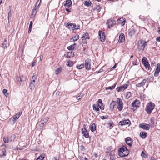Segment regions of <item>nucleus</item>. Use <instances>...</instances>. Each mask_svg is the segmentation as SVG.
<instances>
[{
	"label": "nucleus",
	"mask_w": 160,
	"mask_h": 160,
	"mask_svg": "<svg viewBox=\"0 0 160 160\" xmlns=\"http://www.w3.org/2000/svg\"><path fill=\"white\" fill-rule=\"evenodd\" d=\"M155 104L152 102L148 103L145 108V110L147 113L148 114H150L152 112V110L154 109Z\"/></svg>",
	"instance_id": "1"
},
{
	"label": "nucleus",
	"mask_w": 160,
	"mask_h": 160,
	"mask_svg": "<svg viewBox=\"0 0 160 160\" xmlns=\"http://www.w3.org/2000/svg\"><path fill=\"white\" fill-rule=\"evenodd\" d=\"M16 136L15 135H12L10 136L4 137L3 138V139L4 142L5 143H8L9 142L13 141L15 139Z\"/></svg>",
	"instance_id": "2"
},
{
	"label": "nucleus",
	"mask_w": 160,
	"mask_h": 160,
	"mask_svg": "<svg viewBox=\"0 0 160 160\" xmlns=\"http://www.w3.org/2000/svg\"><path fill=\"white\" fill-rule=\"evenodd\" d=\"M37 79V77L36 75H33L32 78L31 82L29 84V88L31 89H34L35 85L36 84V80Z\"/></svg>",
	"instance_id": "3"
},
{
	"label": "nucleus",
	"mask_w": 160,
	"mask_h": 160,
	"mask_svg": "<svg viewBox=\"0 0 160 160\" xmlns=\"http://www.w3.org/2000/svg\"><path fill=\"white\" fill-rule=\"evenodd\" d=\"M142 62L145 68L147 70H149L150 66L147 60V58L145 57H143L142 58Z\"/></svg>",
	"instance_id": "4"
},
{
	"label": "nucleus",
	"mask_w": 160,
	"mask_h": 160,
	"mask_svg": "<svg viewBox=\"0 0 160 160\" xmlns=\"http://www.w3.org/2000/svg\"><path fill=\"white\" fill-rule=\"evenodd\" d=\"M117 101L118 104L117 108L120 111H121L123 107L122 101L121 98H117Z\"/></svg>",
	"instance_id": "5"
},
{
	"label": "nucleus",
	"mask_w": 160,
	"mask_h": 160,
	"mask_svg": "<svg viewBox=\"0 0 160 160\" xmlns=\"http://www.w3.org/2000/svg\"><path fill=\"white\" fill-rule=\"evenodd\" d=\"M140 104L139 101L136 99L132 103L131 106L133 109H136L138 107H139Z\"/></svg>",
	"instance_id": "6"
},
{
	"label": "nucleus",
	"mask_w": 160,
	"mask_h": 160,
	"mask_svg": "<svg viewBox=\"0 0 160 160\" xmlns=\"http://www.w3.org/2000/svg\"><path fill=\"white\" fill-rule=\"evenodd\" d=\"M91 60L89 58H87L85 61V66L86 69L88 70H90L91 68Z\"/></svg>",
	"instance_id": "7"
},
{
	"label": "nucleus",
	"mask_w": 160,
	"mask_h": 160,
	"mask_svg": "<svg viewBox=\"0 0 160 160\" xmlns=\"http://www.w3.org/2000/svg\"><path fill=\"white\" fill-rule=\"evenodd\" d=\"M118 154L121 157H124L127 156L129 152V151H118Z\"/></svg>",
	"instance_id": "8"
},
{
	"label": "nucleus",
	"mask_w": 160,
	"mask_h": 160,
	"mask_svg": "<svg viewBox=\"0 0 160 160\" xmlns=\"http://www.w3.org/2000/svg\"><path fill=\"white\" fill-rule=\"evenodd\" d=\"M139 127L144 130H148L150 129V125L146 123H141L139 125Z\"/></svg>",
	"instance_id": "9"
},
{
	"label": "nucleus",
	"mask_w": 160,
	"mask_h": 160,
	"mask_svg": "<svg viewBox=\"0 0 160 160\" xmlns=\"http://www.w3.org/2000/svg\"><path fill=\"white\" fill-rule=\"evenodd\" d=\"M131 124V122L129 119H126L125 120L120 121L118 123L119 125L123 126L126 124L130 125Z\"/></svg>",
	"instance_id": "10"
},
{
	"label": "nucleus",
	"mask_w": 160,
	"mask_h": 160,
	"mask_svg": "<svg viewBox=\"0 0 160 160\" xmlns=\"http://www.w3.org/2000/svg\"><path fill=\"white\" fill-rule=\"evenodd\" d=\"M146 45V42L145 41H142L139 43V48L140 50H143Z\"/></svg>",
	"instance_id": "11"
},
{
	"label": "nucleus",
	"mask_w": 160,
	"mask_h": 160,
	"mask_svg": "<svg viewBox=\"0 0 160 160\" xmlns=\"http://www.w3.org/2000/svg\"><path fill=\"white\" fill-rule=\"evenodd\" d=\"M98 35L100 37V39L101 41L103 42L105 41V37L104 32L101 31L98 32Z\"/></svg>",
	"instance_id": "12"
},
{
	"label": "nucleus",
	"mask_w": 160,
	"mask_h": 160,
	"mask_svg": "<svg viewBox=\"0 0 160 160\" xmlns=\"http://www.w3.org/2000/svg\"><path fill=\"white\" fill-rule=\"evenodd\" d=\"M86 126V125H84V127ZM82 133L83 134V136H84L86 138H88L89 137V134L88 132L86 130L85 127H84V128H82Z\"/></svg>",
	"instance_id": "13"
},
{
	"label": "nucleus",
	"mask_w": 160,
	"mask_h": 160,
	"mask_svg": "<svg viewBox=\"0 0 160 160\" xmlns=\"http://www.w3.org/2000/svg\"><path fill=\"white\" fill-rule=\"evenodd\" d=\"M160 72V64L158 63L157 65V68L154 73V75L155 77H157L159 72Z\"/></svg>",
	"instance_id": "14"
},
{
	"label": "nucleus",
	"mask_w": 160,
	"mask_h": 160,
	"mask_svg": "<svg viewBox=\"0 0 160 160\" xmlns=\"http://www.w3.org/2000/svg\"><path fill=\"white\" fill-rule=\"evenodd\" d=\"M68 26H73V30H76L79 29L80 26L79 25H76L75 24L71 23L70 22H68L67 23Z\"/></svg>",
	"instance_id": "15"
},
{
	"label": "nucleus",
	"mask_w": 160,
	"mask_h": 160,
	"mask_svg": "<svg viewBox=\"0 0 160 160\" xmlns=\"http://www.w3.org/2000/svg\"><path fill=\"white\" fill-rule=\"evenodd\" d=\"M126 143L127 144L131 147L132 144V141L130 137H128L125 139Z\"/></svg>",
	"instance_id": "16"
},
{
	"label": "nucleus",
	"mask_w": 160,
	"mask_h": 160,
	"mask_svg": "<svg viewBox=\"0 0 160 160\" xmlns=\"http://www.w3.org/2000/svg\"><path fill=\"white\" fill-rule=\"evenodd\" d=\"M72 2L71 0H67L64 6L67 8H69L72 5Z\"/></svg>",
	"instance_id": "17"
},
{
	"label": "nucleus",
	"mask_w": 160,
	"mask_h": 160,
	"mask_svg": "<svg viewBox=\"0 0 160 160\" xmlns=\"http://www.w3.org/2000/svg\"><path fill=\"white\" fill-rule=\"evenodd\" d=\"M146 81V79H144L141 82L136 84V86L138 87H140L142 86H143L145 85Z\"/></svg>",
	"instance_id": "18"
},
{
	"label": "nucleus",
	"mask_w": 160,
	"mask_h": 160,
	"mask_svg": "<svg viewBox=\"0 0 160 160\" xmlns=\"http://www.w3.org/2000/svg\"><path fill=\"white\" fill-rule=\"evenodd\" d=\"M22 112H18L16 114L15 116L14 117H13V118H12V121L15 122L16 120L18 119L19 117L20 116V115H21L22 113Z\"/></svg>",
	"instance_id": "19"
},
{
	"label": "nucleus",
	"mask_w": 160,
	"mask_h": 160,
	"mask_svg": "<svg viewBox=\"0 0 160 160\" xmlns=\"http://www.w3.org/2000/svg\"><path fill=\"white\" fill-rule=\"evenodd\" d=\"M118 23L121 24L122 26H123L125 25V18H120L118 20Z\"/></svg>",
	"instance_id": "20"
},
{
	"label": "nucleus",
	"mask_w": 160,
	"mask_h": 160,
	"mask_svg": "<svg viewBox=\"0 0 160 160\" xmlns=\"http://www.w3.org/2000/svg\"><path fill=\"white\" fill-rule=\"evenodd\" d=\"M136 30L134 28H132L128 32V35L132 37L133 36L136 32Z\"/></svg>",
	"instance_id": "21"
},
{
	"label": "nucleus",
	"mask_w": 160,
	"mask_h": 160,
	"mask_svg": "<svg viewBox=\"0 0 160 160\" xmlns=\"http://www.w3.org/2000/svg\"><path fill=\"white\" fill-rule=\"evenodd\" d=\"M108 27L109 28H110L113 27V25L115 24L116 23L115 21L111 20H109L108 21Z\"/></svg>",
	"instance_id": "22"
},
{
	"label": "nucleus",
	"mask_w": 160,
	"mask_h": 160,
	"mask_svg": "<svg viewBox=\"0 0 160 160\" xmlns=\"http://www.w3.org/2000/svg\"><path fill=\"white\" fill-rule=\"evenodd\" d=\"M147 133L145 132H140V136L142 138L145 139L147 136Z\"/></svg>",
	"instance_id": "23"
},
{
	"label": "nucleus",
	"mask_w": 160,
	"mask_h": 160,
	"mask_svg": "<svg viewBox=\"0 0 160 160\" xmlns=\"http://www.w3.org/2000/svg\"><path fill=\"white\" fill-rule=\"evenodd\" d=\"M125 40V37L124 34H121L119 37V42H123Z\"/></svg>",
	"instance_id": "24"
},
{
	"label": "nucleus",
	"mask_w": 160,
	"mask_h": 160,
	"mask_svg": "<svg viewBox=\"0 0 160 160\" xmlns=\"http://www.w3.org/2000/svg\"><path fill=\"white\" fill-rule=\"evenodd\" d=\"M98 106L99 107V108L101 109H104V108L103 107H102V100L101 99H99L98 100Z\"/></svg>",
	"instance_id": "25"
},
{
	"label": "nucleus",
	"mask_w": 160,
	"mask_h": 160,
	"mask_svg": "<svg viewBox=\"0 0 160 160\" xmlns=\"http://www.w3.org/2000/svg\"><path fill=\"white\" fill-rule=\"evenodd\" d=\"M48 119V118H45L43 120H42V121H40L41 122V127H43L44 124L47 122Z\"/></svg>",
	"instance_id": "26"
},
{
	"label": "nucleus",
	"mask_w": 160,
	"mask_h": 160,
	"mask_svg": "<svg viewBox=\"0 0 160 160\" xmlns=\"http://www.w3.org/2000/svg\"><path fill=\"white\" fill-rule=\"evenodd\" d=\"M98 106L97 104H94L93 105V108L94 110H95L97 112H99L100 110L98 108Z\"/></svg>",
	"instance_id": "27"
},
{
	"label": "nucleus",
	"mask_w": 160,
	"mask_h": 160,
	"mask_svg": "<svg viewBox=\"0 0 160 160\" xmlns=\"http://www.w3.org/2000/svg\"><path fill=\"white\" fill-rule=\"evenodd\" d=\"M76 45V43H74V44L71 45L70 46L67 47V49L70 51L73 50L74 49Z\"/></svg>",
	"instance_id": "28"
},
{
	"label": "nucleus",
	"mask_w": 160,
	"mask_h": 160,
	"mask_svg": "<svg viewBox=\"0 0 160 160\" xmlns=\"http://www.w3.org/2000/svg\"><path fill=\"white\" fill-rule=\"evenodd\" d=\"M90 127V130L92 132L95 131L96 129V125L94 123H93Z\"/></svg>",
	"instance_id": "29"
},
{
	"label": "nucleus",
	"mask_w": 160,
	"mask_h": 160,
	"mask_svg": "<svg viewBox=\"0 0 160 160\" xmlns=\"http://www.w3.org/2000/svg\"><path fill=\"white\" fill-rule=\"evenodd\" d=\"M82 39H86L87 38H89V36L88 32H86L82 36Z\"/></svg>",
	"instance_id": "30"
},
{
	"label": "nucleus",
	"mask_w": 160,
	"mask_h": 160,
	"mask_svg": "<svg viewBox=\"0 0 160 160\" xmlns=\"http://www.w3.org/2000/svg\"><path fill=\"white\" fill-rule=\"evenodd\" d=\"M41 2V0H40V2H39V0H38L37 2L35 5V7L34 8V9H36L37 10V9H38V7L40 5V4Z\"/></svg>",
	"instance_id": "31"
},
{
	"label": "nucleus",
	"mask_w": 160,
	"mask_h": 160,
	"mask_svg": "<svg viewBox=\"0 0 160 160\" xmlns=\"http://www.w3.org/2000/svg\"><path fill=\"white\" fill-rule=\"evenodd\" d=\"M91 4V2L89 0L88 1H85L84 2V5L87 6L89 7L90 6Z\"/></svg>",
	"instance_id": "32"
},
{
	"label": "nucleus",
	"mask_w": 160,
	"mask_h": 160,
	"mask_svg": "<svg viewBox=\"0 0 160 160\" xmlns=\"http://www.w3.org/2000/svg\"><path fill=\"white\" fill-rule=\"evenodd\" d=\"M131 96V92H127L125 94V98L127 99H128Z\"/></svg>",
	"instance_id": "33"
},
{
	"label": "nucleus",
	"mask_w": 160,
	"mask_h": 160,
	"mask_svg": "<svg viewBox=\"0 0 160 160\" xmlns=\"http://www.w3.org/2000/svg\"><path fill=\"white\" fill-rule=\"evenodd\" d=\"M141 156L142 158H147L148 157L147 153L144 152L143 151H142L141 153Z\"/></svg>",
	"instance_id": "34"
},
{
	"label": "nucleus",
	"mask_w": 160,
	"mask_h": 160,
	"mask_svg": "<svg viewBox=\"0 0 160 160\" xmlns=\"http://www.w3.org/2000/svg\"><path fill=\"white\" fill-rule=\"evenodd\" d=\"M116 85V83H114V84L112 86L109 87H106L105 88L106 90L110 89L112 90L114 88Z\"/></svg>",
	"instance_id": "35"
},
{
	"label": "nucleus",
	"mask_w": 160,
	"mask_h": 160,
	"mask_svg": "<svg viewBox=\"0 0 160 160\" xmlns=\"http://www.w3.org/2000/svg\"><path fill=\"white\" fill-rule=\"evenodd\" d=\"M6 152L5 151H2L0 155V157L2 158L4 156H6Z\"/></svg>",
	"instance_id": "36"
},
{
	"label": "nucleus",
	"mask_w": 160,
	"mask_h": 160,
	"mask_svg": "<svg viewBox=\"0 0 160 160\" xmlns=\"http://www.w3.org/2000/svg\"><path fill=\"white\" fill-rule=\"evenodd\" d=\"M62 68L61 67H59L56 70V74L57 75H58L59 73H60L62 71Z\"/></svg>",
	"instance_id": "37"
},
{
	"label": "nucleus",
	"mask_w": 160,
	"mask_h": 160,
	"mask_svg": "<svg viewBox=\"0 0 160 160\" xmlns=\"http://www.w3.org/2000/svg\"><path fill=\"white\" fill-rule=\"evenodd\" d=\"M85 154L84 153L83 154H79V158L80 160H83V159L84 158V157H85Z\"/></svg>",
	"instance_id": "38"
},
{
	"label": "nucleus",
	"mask_w": 160,
	"mask_h": 160,
	"mask_svg": "<svg viewBox=\"0 0 160 160\" xmlns=\"http://www.w3.org/2000/svg\"><path fill=\"white\" fill-rule=\"evenodd\" d=\"M79 36L78 35H76L74 37H73L72 39L73 40V41H76L79 39Z\"/></svg>",
	"instance_id": "39"
},
{
	"label": "nucleus",
	"mask_w": 160,
	"mask_h": 160,
	"mask_svg": "<svg viewBox=\"0 0 160 160\" xmlns=\"http://www.w3.org/2000/svg\"><path fill=\"white\" fill-rule=\"evenodd\" d=\"M84 64H81V65H77V68L79 69H81L84 68Z\"/></svg>",
	"instance_id": "40"
},
{
	"label": "nucleus",
	"mask_w": 160,
	"mask_h": 160,
	"mask_svg": "<svg viewBox=\"0 0 160 160\" xmlns=\"http://www.w3.org/2000/svg\"><path fill=\"white\" fill-rule=\"evenodd\" d=\"M118 150H128L127 147L125 146H123L122 147L120 148Z\"/></svg>",
	"instance_id": "41"
},
{
	"label": "nucleus",
	"mask_w": 160,
	"mask_h": 160,
	"mask_svg": "<svg viewBox=\"0 0 160 160\" xmlns=\"http://www.w3.org/2000/svg\"><path fill=\"white\" fill-rule=\"evenodd\" d=\"M37 11L36 9L33 8L32 11V15L35 16L36 14Z\"/></svg>",
	"instance_id": "42"
},
{
	"label": "nucleus",
	"mask_w": 160,
	"mask_h": 160,
	"mask_svg": "<svg viewBox=\"0 0 160 160\" xmlns=\"http://www.w3.org/2000/svg\"><path fill=\"white\" fill-rule=\"evenodd\" d=\"M44 157L43 155H40L39 156L36 160H42L44 159Z\"/></svg>",
	"instance_id": "43"
},
{
	"label": "nucleus",
	"mask_w": 160,
	"mask_h": 160,
	"mask_svg": "<svg viewBox=\"0 0 160 160\" xmlns=\"http://www.w3.org/2000/svg\"><path fill=\"white\" fill-rule=\"evenodd\" d=\"M95 8L98 12H99L101 11V8L99 5L97 6Z\"/></svg>",
	"instance_id": "44"
},
{
	"label": "nucleus",
	"mask_w": 160,
	"mask_h": 160,
	"mask_svg": "<svg viewBox=\"0 0 160 160\" xmlns=\"http://www.w3.org/2000/svg\"><path fill=\"white\" fill-rule=\"evenodd\" d=\"M68 54L69 57H73L74 56V53L73 52L71 51V52H69Z\"/></svg>",
	"instance_id": "45"
},
{
	"label": "nucleus",
	"mask_w": 160,
	"mask_h": 160,
	"mask_svg": "<svg viewBox=\"0 0 160 160\" xmlns=\"http://www.w3.org/2000/svg\"><path fill=\"white\" fill-rule=\"evenodd\" d=\"M100 117L102 119H105L108 118V115H105L103 116H100Z\"/></svg>",
	"instance_id": "46"
},
{
	"label": "nucleus",
	"mask_w": 160,
	"mask_h": 160,
	"mask_svg": "<svg viewBox=\"0 0 160 160\" xmlns=\"http://www.w3.org/2000/svg\"><path fill=\"white\" fill-rule=\"evenodd\" d=\"M116 89H117V91H118V92H120V91H121V90H123V89L122 88V87L121 86V87H117V88Z\"/></svg>",
	"instance_id": "47"
},
{
	"label": "nucleus",
	"mask_w": 160,
	"mask_h": 160,
	"mask_svg": "<svg viewBox=\"0 0 160 160\" xmlns=\"http://www.w3.org/2000/svg\"><path fill=\"white\" fill-rule=\"evenodd\" d=\"M2 47L3 49H5L7 48V44L6 43H3L2 44Z\"/></svg>",
	"instance_id": "48"
},
{
	"label": "nucleus",
	"mask_w": 160,
	"mask_h": 160,
	"mask_svg": "<svg viewBox=\"0 0 160 160\" xmlns=\"http://www.w3.org/2000/svg\"><path fill=\"white\" fill-rule=\"evenodd\" d=\"M23 78V76L22 77V78H21V77H18L17 78V79L18 81L22 82V81H24V80H22V78Z\"/></svg>",
	"instance_id": "49"
},
{
	"label": "nucleus",
	"mask_w": 160,
	"mask_h": 160,
	"mask_svg": "<svg viewBox=\"0 0 160 160\" xmlns=\"http://www.w3.org/2000/svg\"><path fill=\"white\" fill-rule=\"evenodd\" d=\"M139 64V62H138L137 60L135 61H134L133 62H132V64H133V65H138Z\"/></svg>",
	"instance_id": "50"
},
{
	"label": "nucleus",
	"mask_w": 160,
	"mask_h": 160,
	"mask_svg": "<svg viewBox=\"0 0 160 160\" xmlns=\"http://www.w3.org/2000/svg\"><path fill=\"white\" fill-rule=\"evenodd\" d=\"M7 89H4L3 90V94L5 95L6 97H7V96L6 95V94H8L7 93Z\"/></svg>",
	"instance_id": "51"
},
{
	"label": "nucleus",
	"mask_w": 160,
	"mask_h": 160,
	"mask_svg": "<svg viewBox=\"0 0 160 160\" xmlns=\"http://www.w3.org/2000/svg\"><path fill=\"white\" fill-rule=\"evenodd\" d=\"M67 65L68 66L71 67L72 65V62H67Z\"/></svg>",
	"instance_id": "52"
},
{
	"label": "nucleus",
	"mask_w": 160,
	"mask_h": 160,
	"mask_svg": "<svg viewBox=\"0 0 160 160\" xmlns=\"http://www.w3.org/2000/svg\"><path fill=\"white\" fill-rule=\"evenodd\" d=\"M66 27L68 28V29L70 30H73V26H68L66 25Z\"/></svg>",
	"instance_id": "53"
},
{
	"label": "nucleus",
	"mask_w": 160,
	"mask_h": 160,
	"mask_svg": "<svg viewBox=\"0 0 160 160\" xmlns=\"http://www.w3.org/2000/svg\"><path fill=\"white\" fill-rule=\"evenodd\" d=\"M128 86V85L126 84L123 85V86H122V87L123 89L124 90L127 88Z\"/></svg>",
	"instance_id": "54"
},
{
	"label": "nucleus",
	"mask_w": 160,
	"mask_h": 160,
	"mask_svg": "<svg viewBox=\"0 0 160 160\" xmlns=\"http://www.w3.org/2000/svg\"><path fill=\"white\" fill-rule=\"evenodd\" d=\"M32 21H31L30 23L29 26V28L32 29Z\"/></svg>",
	"instance_id": "55"
},
{
	"label": "nucleus",
	"mask_w": 160,
	"mask_h": 160,
	"mask_svg": "<svg viewBox=\"0 0 160 160\" xmlns=\"http://www.w3.org/2000/svg\"><path fill=\"white\" fill-rule=\"evenodd\" d=\"M82 96V95H81V94H80L79 96L77 97V98H76L78 100H79L80 99Z\"/></svg>",
	"instance_id": "56"
},
{
	"label": "nucleus",
	"mask_w": 160,
	"mask_h": 160,
	"mask_svg": "<svg viewBox=\"0 0 160 160\" xmlns=\"http://www.w3.org/2000/svg\"><path fill=\"white\" fill-rule=\"evenodd\" d=\"M36 62V61H34L32 64V65H31L32 67H33L35 65Z\"/></svg>",
	"instance_id": "57"
},
{
	"label": "nucleus",
	"mask_w": 160,
	"mask_h": 160,
	"mask_svg": "<svg viewBox=\"0 0 160 160\" xmlns=\"http://www.w3.org/2000/svg\"><path fill=\"white\" fill-rule=\"evenodd\" d=\"M156 40L159 42H160V37L156 38Z\"/></svg>",
	"instance_id": "58"
},
{
	"label": "nucleus",
	"mask_w": 160,
	"mask_h": 160,
	"mask_svg": "<svg viewBox=\"0 0 160 160\" xmlns=\"http://www.w3.org/2000/svg\"><path fill=\"white\" fill-rule=\"evenodd\" d=\"M103 71V69L102 68H101L99 71H98V72H99V73L101 72H102Z\"/></svg>",
	"instance_id": "59"
},
{
	"label": "nucleus",
	"mask_w": 160,
	"mask_h": 160,
	"mask_svg": "<svg viewBox=\"0 0 160 160\" xmlns=\"http://www.w3.org/2000/svg\"><path fill=\"white\" fill-rule=\"evenodd\" d=\"M116 64L115 63V65L112 67V70H113L116 68Z\"/></svg>",
	"instance_id": "60"
},
{
	"label": "nucleus",
	"mask_w": 160,
	"mask_h": 160,
	"mask_svg": "<svg viewBox=\"0 0 160 160\" xmlns=\"http://www.w3.org/2000/svg\"><path fill=\"white\" fill-rule=\"evenodd\" d=\"M66 11L68 12H71V11H70L69 9L68 8H66Z\"/></svg>",
	"instance_id": "61"
},
{
	"label": "nucleus",
	"mask_w": 160,
	"mask_h": 160,
	"mask_svg": "<svg viewBox=\"0 0 160 160\" xmlns=\"http://www.w3.org/2000/svg\"><path fill=\"white\" fill-rule=\"evenodd\" d=\"M32 29L28 28V33H30Z\"/></svg>",
	"instance_id": "62"
},
{
	"label": "nucleus",
	"mask_w": 160,
	"mask_h": 160,
	"mask_svg": "<svg viewBox=\"0 0 160 160\" xmlns=\"http://www.w3.org/2000/svg\"><path fill=\"white\" fill-rule=\"evenodd\" d=\"M112 147L110 146L108 147V148L107 149V150H108L109 149L110 150H111V149H112Z\"/></svg>",
	"instance_id": "63"
},
{
	"label": "nucleus",
	"mask_w": 160,
	"mask_h": 160,
	"mask_svg": "<svg viewBox=\"0 0 160 160\" xmlns=\"http://www.w3.org/2000/svg\"><path fill=\"white\" fill-rule=\"evenodd\" d=\"M158 29H159V30L158 31V33L160 35V27H159Z\"/></svg>",
	"instance_id": "64"
}]
</instances>
